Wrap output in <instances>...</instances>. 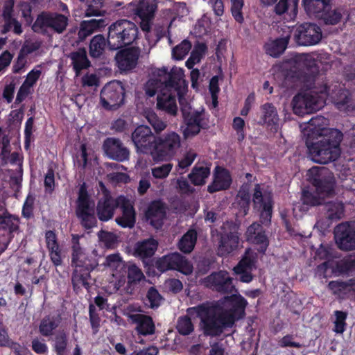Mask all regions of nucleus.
<instances>
[{
  "label": "nucleus",
  "instance_id": "7ed1b4c3",
  "mask_svg": "<svg viewBox=\"0 0 355 355\" xmlns=\"http://www.w3.org/2000/svg\"><path fill=\"white\" fill-rule=\"evenodd\" d=\"M80 238L78 234H73L71 238V263L75 267L71 282L74 289L80 286L89 288L90 273L98 265L96 254L87 252L80 245Z\"/></svg>",
  "mask_w": 355,
  "mask_h": 355
},
{
  "label": "nucleus",
  "instance_id": "ddd939ff",
  "mask_svg": "<svg viewBox=\"0 0 355 355\" xmlns=\"http://www.w3.org/2000/svg\"><path fill=\"white\" fill-rule=\"evenodd\" d=\"M156 268L164 272L168 270H177L185 275L193 272V264L179 252H173L159 258L155 263Z\"/></svg>",
  "mask_w": 355,
  "mask_h": 355
},
{
  "label": "nucleus",
  "instance_id": "f3484780",
  "mask_svg": "<svg viewBox=\"0 0 355 355\" xmlns=\"http://www.w3.org/2000/svg\"><path fill=\"white\" fill-rule=\"evenodd\" d=\"M322 31L315 24L304 23L298 26L294 33V40L298 45H315L321 40Z\"/></svg>",
  "mask_w": 355,
  "mask_h": 355
},
{
  "label": "nucleus",
  "instance_id": "4c0bfd02",
  "mask_svg": "<svg viewBox=\"0 0 355 355\" xmlns=\"http://www.w3.org/2000/svg\"><path fill=\"white\" fill-rule=\"evenodd\" d=\"M69 336L64 331H59L52 340V349L56 355H66L68 350Z\"/></svg>",
  "mask_w": 355,
  "mask_h": 355
},
{
  "label": "nucleus",
  "instance_id": "37998d69",
  "mask_svg": "<svg viewBox=\"0 0 355 355\" xmlns=\"http://www.w3.org/2000/svg\"><path fill=\"white\" fill-rule=\"evenodd\" d=\"M106 45H107V40L103 35H96L90 41L89 44V55L92 58H100L104 53Z\"/></svg>",
  "mask_w": 355,
  "mask_h": 355
},
{
  "label": "nucleus",
  "instance_id": "2f4dec72",
  "mask_svg": "<svg viewBox=\"0 0 355 355\" xmlns=\"http://www.w3.org/2000/svg\"><path fill=\"white\" fill-rule=\"evenodd\" d=\"M291 31L287 28L286 34L266 45V53L272 57L277 58L286 50L291 37Z\"/></svg>",
  "mask_w": 355,
  "mask_h": 355
},
{
  "label": "nucleus",
  "instance_id": "774afa93",
  "mask_svg": "<svg viewBox=\"0 0 355 355\" xmlns=\"http://www.w3.org/2000/svg\"><path fill=\"white\" fill-rule=\"evenodd\" d=\"M172 168V164H166L152 170L153 175L156 178H164L168 176Z\"/></svg>",
  "mask_w": 355,
  "mask_h": 355
},
{
  "label": "nucleus",
  "instance_id": "8fccbe9b",
  "mask_svg": "<svg viewBox=\"0 0 355 355\" xmlns=\"http://www.w3.org/2000/svg\"><path fill=\"white\" fill-rule=\"evenodd\" d=\"M176 329L182 336H188L193 332L194 325L190 317L187 315L179 317L176 324Z\"/></svg>",
  "mask_w": 355,
  "mask_h": 355
},
{
  "label": "nucleus",
  "instance_id": "b1692460",
  "mask_svg": "<svg viewBox=\"0 0 355 355\" xmlns=\"http://www.w3.org/2000/svg\"><path fill=\"white\" fill-rule=\"evenodd\" d=\"M121 201L119 206L121 209V216L116 218V223L123 228H132L136 223L135 209L125 197L121 196Z\"/></svg>",
  "mask_w": 355,
  "mask_h": 355
},
{
  "label": "nucleus",
  "instance_id": "5fc2aeb1",
  "mask_svg": "<svg viewBox=\"0 0 355 355\" xmlns=\"http://www.w3.org/2000/svg\"><path fill=\"white\" fill-rule=\"evenodd\" d=\"M89 319L92 329V334H96L101 327V318L96 311L95 306L90 304L89 306Z\"/></svg>",
  "mask_w": 355,
  "mask_h": 355
},
{
  "label": "nucleus",
  "instance_id": "3c124183",
  "mask_svg": "<svg viewBox=\"0 0 355 355\" xmlns=\"http://www.w3.org/2000/svg\"><path fill=\"white\" fill-rule=\"evenodd\" d=\"M102 264L105 267L111 268L113 271H116L118 269H123L126 266L119 253L107 255Z\"/></svg>",
  "mask_w": 355,
  "mask_h": 355
},
{
  "label": "nucleus",
  "instance_id": "a878e982",
  "mask_svg": "<svg viewBox=\"0 0 355 355\" xmlns=\"http://www.w3.org/2000/svg\"><path fill=\"white\" fill-rule=\"evenodd\" d=\"M45 242L49 252L51 261L55 266H60L62 263V250L59 245L55 232L47 230L45 232Z\"/></svg>",
  "mask_w": 355,
  "mask_h": 355
},
{
  "label": "nucleus",
  "instance_id": "473e14b6",
  "mask_svg": "<svg viewBox=\"0 0 355 355\" xmlns=\"http://www.w3.org/2000/svg\"><path fill=\"white\" fill-rule=\"evenodd\" d=\"M157 246L158 242L153 238L139 241L135 244L134 254L141 259L150 258L154 255Z\"/></svg>",
  "mask_w": 355,
  "mask_h": 355
},
{
  "label": "nucleus",
  "instance_id": "aec40b11",
  "mask_svg": "<svg viewBox=\"0 0 355 355\" xmlns=\"http://www.w3.org/2000/svg\"><path fill=\"white\" fill-rule=\"evenodd\" d=\"M134 330L139 337H148L155 334L156 326L153 318L147 314L132 313L128 315Z\"/></svg>",
  "mask_w": 355,
  "mask_h": 355
},
{
  "label": "nucleus",
  "instance_id": "6ab92c4d",
  "mask_svg": "<svg viewBox=\"0 0 355 355\" xmlns=\"http://www.w3.org/2000/svg\"><path fill=\"white\" fill-rule=\"evenodd\" d=\"M166 206L162 200L150 202L145 213L146 221L156 230L161 229L166 218Z\"/></svg>",
  "mask_w": 355,
  "mask_h": 355
},
{
  "label": "nucleus",
  "instance_id": "5701e85b",
  "mask_svg": "<svg viewBox=\"0 0 355 355\" xmlns=\"http://www.w3.org/2000/svg\"><path fill=\"white\" fill-rule=\"evenodd\" d=\"M180 146V136L175 133L171 132L166 135L164 138H159L155 144L154 150L157 153V155H166L174 154Z\"/></svg>",
  "mask_w": 355,
  "mask_h": 355
},
{
  "label": "nucleus",
  "instance_id": "de8ad7c7",
  "mask_svg": "<svg viewBox=\"0 0 355 355\" xmlns=\"http://www.w3.org/2000/svg\"><path fill=\"white\" fill-rule=\"evenodd\" d=\"M81 1L86 6L85 11L86 17L101 16L105 12L102 10L105 0H81Z\"/></svg>",
  "mask_w": 355,
  "mask_h": 355
},
{
  "label": "nucleus",
  "instance_id": "423d86ee",
  "mask_svg": "<svg viewBox=\"0 0 355 355\" xmlns=\"http://www.w3.org/2000/svg\"><path fill=\"white\" fill-rule=\"evenodd\" d=\"M179 103L184 119L182 133L184 138L192 137L198 135L201 129L208 127V120L204 108L193 109L188 100L180 96Z\"/></svg>",
  "mask_w": 355,
  "mask_h": 355
},
{
  "label": "nucleus",
  "instance_id": "09e8293b",
  "mask_svg": "<svg viewBox=\"0 0 355 355\" xmlns=\"http://www.w3.org/2000/svg\"><path fill=\"white\" fill-rule=\"evenodd\" d=\"M329 219L337 220L342 218L344 213V205L340 202H329L325 205Z\"/></svg>",
  "mask_w": 355,
  "mask_h": 355
},
{
  "label": "nucleus",
  "instance_id": "bb28decb",
  "mask_svg": "<svg viewBox=\"0 0 355 355\" xmlns=\"http://www.w3.org/2000/svg\"><path fill=\"white\" fill-rule=\"evenodd\" d=\"M231 308L223 309V313L230 315L233 319V324L236 320L241 319L245 315V309L248 305L247 300L241 295H232L228 297Z\"/></svg>",
  "mask_w": 355,
  "mask_h": 355
},
{
  "label": "nucleus",
  "instance_id": "dca6fc26",
  "mask_svg": "<svg viewBox=\"0 0 355 355\" xmlns=\"http://www.w3.org/2000/svg\"><path fill=\"white\" fill-rule=\"evenodd\" d=\"M203 283L212 291L223 294L231 293L235 289L233 279L226 270L213 272L204 279Z\"/></svg>",
  "mask_w": 355,
  "mask_h": 355
},
{
  "label": "nucleus",
  "instance_id": "a19ab883",
  "mask_svg": "<svg viewBox=\"0 0 355 355\" xmlns=\"http://www.w3.org/2000/svg\"><path fill=\"white\" fill-rule=\"evenodd\" d=\"M210 175V168L207 166L196 165L189 175L191 183L196 186H201L205 184V180Z\"/></svg>",
  "mask_w": 355,
  "mask_h": 355
},
{
  "label": "nucleus",
  "instance_id": "58836bf2",
  "mask_svg": "<svg viewBox=\"0 0 355 355\" xmlns=\"http://www.w3.org/2000/svg\"><path fill=\"white\" fill-rule=\"evenodd\" d=\"M197 232L194 229H189L180 239L178 249L184 253L189 254L193 251L197 241Z\"/></svg>",
  "mask_w": 355,
  "mask_h": 355
},
{
  "label": "nucleus",
  "instance_id": "a211bd4d",
  "mask_svg": "<svg viewBox=\"0 0 355 355\" xmlns=\"http://www.w3.org/2000/svg\"><path fill=\"white\" fill-rule=\"evenodd\" d=\"M132 140L137 149V153H153L156 139L149 127H137L132 134Z\"/></svg>",
  "mask_w": 355,
  "mask_h": 355
},
{
  "label": "nucleus",
  "instance_id": "338daca9",
  "mask_svg": "<svg viewBox=\"0 0 355 355\" xmlns=\"http://www.w3.org/2000/svg\"><path fill=\"white\" fill-rule=\"evenodd\" d=\"M98 236L108 247L114 245L118 241V236L113 232L101 231Z\"/></svg>",
  "mask_w": 355,
  "mask_h": 355
},
{
  "label": "nucleus",
  "instance_id": "4468645a",
  "mask_svg": "<svg viewBox=\"0 0 355 355\" xmlns=\"http://www.w3.org/2000/svg\"><path fill=\"white\" fill-rule=\"evenodd\" d=\"M124 89L119 81L106 84L101 92V102L106 110H116L123 102Z\"/></svg>",
  "mask_w": 355,
  "mask_h": 355
},
{
  "label": "nucleus",
  "instance_id": "9b49d317",
  "mask_svg": "<svg viewBox=\"0 0 355 355\" xmlns=\"http://www.w3.org/2000/svg\"><path fill=\"white\" fill-rule=\"evenodd\" d=\"M76 216L80 224L86 230L97 226V216L95 214L94 205H92L85 184H83L78 191L75 210Z\"/></svg>",
  "mask_w": 355,
  "mask_h": 355
},
{
  "label": "nucleus",
  "instance_id": "2eb2a0df",
  "mask_svg": "<svg viewBox=\"0 0 355 355\" xmlns=\"http://www.w3.org/2000/svg\"><path fill=\"white\" fill-rule=\"evenodd\" d=\"M334 239L340 250L347 252L355 250V221L344 222L336 225Z\"/></svg>",
  "mask_w": 355,
  "mask_h": 355
},
{
  "label": "nucleus",
  "instance_id": "680f3d73",
  "mask_svg": "<svg viewBox=\"0 0 355 355\" xmlns=\"http://www.w3.org/2000/svg\"><path fill=\"white\" fill-rule=\"evenodd\" d=\"M302 200L304 205L314 207L322 205L323 199L309 191H304L302 195Z\"/></svg>",
  "mask_w": 355,
  "mask_h": 355
},
{
  "label": "nucleus",
  "instance_id": "6e6d98bb",
  "mask_svg": "<svg viewBox=\"0 0 355 355\" xmlns=\"http://www.w3.org/2000/svg\"><path fill=\"white\" fill-rule=\"evenodd\" d=\"M191 49V44L187 40L173 49V56L176 60H182L188 54Z\"/></svg>",
  "mask_w": 355,
  "mask_h": 355
},
{
  "label": "nucleus",
  "instance_id": "49530a36",
  "mask_svg": "<svg viewBox=\"0 0 355 355\" xmlns=\"http://www.w3.org/2000/svg\"><path fill=\"white\" fill-rule=\"evenodd\" d=\"M346 12L343 8L331 10L330 6V9L323 12L322 16L319 18L322 19L326 24L335 25L340 21L343 15H346Z\"/></svg>",
  "mask_w": 355,
  "mask_h": 355
},
{
  "label": "nucleus",
  "instance_id": "f03ea898",
  "mask_svg": "<svg viewBox=\"0 0 355 355\" xmlns=\"http://www.w3.org/2000/svg\"><path fill=\"white\" fill-rule=\"evenodd\" d=\"M253 207L260 214L261 224L253 223L246 231L247 240L254 244L259 245V252L265 253L268 245L269 240L262 225L270 224L272 208L273 195L272 191L263 190L260 184H256L252 194Z\"/></svg>",
  "mask_w": 355,
  "mask_h": 355
},
{
  "label": "nucleus",
  "instance_id": "6e6552de",
  "mask_svg": "<svg viewBox=\"0 0 355 355\" xmlns=\"http://www.w3.org/2000/svg\"><path fill=\"white\" fill-rule=\"evenodd\" d=\"M70 21V14L58 12H42L32 26L34 32L46 35L49 31L57 34L64 33Z\"/></svg>",
  "mask_w": 355,
  "mask_h": 355
},
{
  "label": "nucleus",
  "instance_id": "4be33fe9",
  "mask_svg": "<svg viewBox=\"0 0 355 355\" xmlns=\"http://www.w3.org/2000/svg\"><path fill=\"white\" fill-rule=\"evenodd\" d=\"M140 55L138 47H130L119 51L116 55V61L118 67L122 71L132 69L137 64Z\"/></svg>",
  "mask_w": 355,
  "mask_h": 355
},
{
  "label": "nucleus",
  "instance_id": "9d476101",
  "mask_svg": "<svg viewBox=\"0 0 355 355\" xmlns=\"http://www.w3.org/2000/svg\"><path fill=\"white\" fill-rule=\"evenodd\" d=\"M307 175L309 182L318 195L323 197L335 196L336 181L333 173L329 169L325 167L313 166L309 170Z\"/></svg>",
  "mask_w": 355,
  "mask_h": 355
},
{
  "label": "nucleus",
  "instance_id": "4d7b16f0",
  "mask_svg": "<svg viewBox=\"0 0 355 355\" xmlns=\"http://www.w3.org/2000/svg\"><path fill=\"white\" fill-rule=\"evenodd\" d=\"M146 117L157 133L163 131L167 126L166 122L160 119L157 114L153 112H148Z\"/></svg>",
  "mask_w": 355,
  "mask_h": 355
},
{
  "label": "nucleus",
  "instance_id": "13d9d810",
  "mask_svg": "<svg viewBox=\"0 0 355 355\" xmlns=\"http://www.w3.org/2000/svg\"><path fill=\"white\" fill-rule=\"evenodd\" d=\"M238 204L241 209L243 210L245 214H247L250 205L251 196L248 191L242 189L239 191L237 195Z\"/></svg>",
  "mask_w": 355,
  "mask_h": 355
},
{
  "label": "nucleus",
  "instance_id": "f704fd0d",
  "mask_svg": "<svg viewBox=\"0 0 355 355\" xmlns=\"http://www.w3.org/2000/svg\"><path fill=\"white\" fill-rule=\"evenodd\" d=\"M103 148L106 155H128L130 153L123 142L117 138H107L103 141Z\"/></svg>",
  "mask_w": 355,
  "mask_h": 355
},
{
  "label": "nucleus",
  "instance_id": "bf43d9fd",
  "mask_svg": "<svg viewBox=\"0 0 355 355\" xmlns=\"http://www.w3.org/2000/svg\"><path fill=\"white\" fill-rule=\"evenodd\" d=\"M214 260L211 258L203 257L197 263L196 270L199 275L207 274L213 267Z\"/></svg>",
  "mask_w": 355,
  "mask_h": 355
},
{
  "label": "nucleus",
  "instance_id": "20e7f679",
  "mask_svg": "<svg viewBox=\"0 0 355 355\" xmlns=\"http://www.w3.org/2000/svg\"><path fill=\"white\" fill-rule=\"evenodd\" d=\"M192 309L200 319V327L205 336H219L225 329L233 326V319L225 315L223 309L218 304L202 303Z\"/></svg>",
  "mask_w": 355,
  "mask_h": 355
},
{
  "label": "nucleus",
  "instance_id": "e2e57ef3",
  "mask_svg": "<svg viewBox=\"0 0 355 355\" xmlns=\"http://www.w3.org/2000/svg\"><path fill=\"white\" fill-rule=\"evenodd\" d=\"M308 158H310L311 161L315 163L321 164H326L329 163H333L334 166L336 167V169L337 171H342L343 167L344 166L342 165L341 166H337V164L340 161V158L342 157H307Z\"/></svg>",
  "mask_w": 355,
  "mask_h": 355
},
{
  "label": "nucleus",
  "instance_id": "0eeeda50",
  "mask_svg": "<svg viewBox=\"0 0 355 355\" xmlns=\"http://www.w3.org/2000/svg\"><path fill=\"white\" fill-rule=\"evenodd\" d=\"M318 139H306V145L311 155H340V142L343 139L342 132L331 129L318 137Z\"/></svg>",
  "mask_w": 355,
  "mask_h": 355
},
{
  "label": "nucleus",
  "instance_id": "69168bd1",
  "mask_svg": "<svg viewBox=\"0 0 355 355\" xmlns=\"http://www.w3.org/2000/svg\"><path fill=\"white\" fill-rule=\"evenodd\" d=\"M340 272L348 273L355 270V256H350L343 259L338 266Z\"/></svg>",
  "mask_w": 355,
  "mask_h": 355
},
{
  "label": "nucleus",
  "instance_id": "1a4fd4ad",
  "mask_svg": "<svg viewBox=\"0 0 355 355\" xmlns=\"http://www.w3.org/2000/svg\"><path fill=\"white\" fill-rule=\"evenodd\" d=\"M306 96L311 98L309 101L308 105H311L309 110V114L317 112L322 108L325 104V96H330L334 100L336 107L340 110H349L350 98L349 96V92L345 89H340L338 94L334 95V90L331 89L330 87L324 86V90L320 91V95L316 92L311 91L305 92Z\"/></svg>",
  "mask_w": 355,
  "mask_h": 355
},
{
  "label": "nucleus",
  "instance_id": "412c9836",
  "mask_svg": "<svg viewBox=\"0 0 355 355\" xmlns=\"http://www.w3.org/2000/svg\"><path fill=\"white\" fill-rule=\"evenodd\" d=\"M121 196L115 199L110 195H105L98 200L96 208L97 218L100 221L107 222L114 216L115 210L120 205Z\"/></svg>",
  "mask_w": 355,
  "mask_h": 355
},
{
  "label": "nucleus",
  "instance_id": "c9c22d12",
  "mask_svg": "<svg viewBox=\"0 0 355 355\" xmlns=\"http://www.w3.org/2000/svg\"><path fill=\"white\" fill-rule=\"evenodd\" d=\"M69 58L71 60L73 69L76 76H78L82 70L90 67V62L88 60L87 51L84 48H80L76 51L71 52Z\"/></svg>",
  "mask_w": 355,
  "mask_h": 355
},
{
  "label": "nucleus",
  "instance_id": "39448f33",
  "mask_svg": "<svg viewBox=\"0 0 355 355\" xmlns=\"http://www.w3.org/2000/svg\"><path fill=\"white\" fill-rule=\"evenodd\" d=\"M138 34L139 28L135 23L128 19L117 20L108 28L107 46L115 51L131 45L138 39Z\"/></svg>",
  "mask_w": 355,
  "mask_h": 355
},
{
  "label": "nucleus",
  "instance_id": "c756f323",
  "mask_svg": "<svg viewBox=\"0 0 355 355\" xmlns=\"http://www.w3.org/2000/svg\"><path fill=\"white\" fill-rule=\"evenodd\" d=\"M232 184L230 172L224 168L217 171L213 182L207 186V191L214 193L217 191L228 189Z\"/></svg>",
  "mask_w": 355,
  "mask_h": 355
},
{
  "label": "nucleus",
  "instance_id": "0e129e2a",
  "mask_svg": "<svg viewBox=\"0 0 355 355\" xmlns=\"http://www.w3.org/2000/svg\"><path fill=\"white\" fill-rule=\"evenodd\" d=\"M349 285L343 281H331L328 284V288L332 291L334 295H340L345 293L349 289Z\"/></svg>",
  "mask_w": 355,
  "mask_h": 355
},
{
  "label": "nucleus",
  "instance_id": "79ce46f5",
  "mask_svg": "<svg viewBox=\"0 0 355 355\" xmlns=\"http://www.w3.org/2000/svg\"><path fill=\"white\" fill-rule=\"evenodd\" d=\"M311 98L306 96V93H300L295 95L292 101L293 112L297 115H304L309 114L311 105H308Z\"/></svg>",
  "mask_w": 355,
  "mask_h": 355
},
{
  "label": "nucleus",
  "instance_id": "c03bdc74",
  "mask_svg": "<svg viewBox=\"0 0 355 355\" xmlns=\"http://www.w3.org/2000/svg\"><path fill=\"white\" fill-rule=\"evenodd\" d=\"M262 111L261 124L268 125H277L279 122V117L275 107L270 103H266L261 107Z\"/></svg>",
  "mask_w": 355,
  "mask_h": 355
},
{
  "label": "nucleus",
  "instance_id": "f257e3e1",
  "mask_svg": "<svg viewBox=\"0 0 355 355\" xmlns=\"http://www.w3.org/2000/svg\"><path fill=\"white\" fill-rule=\"evenodd\" d=\"M184 72L181 68L173 67L170 71L165 68L153 71L144 85L146 96L152 97L157 92V108L171 116H176L178 105L175 94L181 96L179 89L183 83Z\"/></svg>",
  "mask_w": 355,
  "mask_h": 355
},
{
  "label": "nucleus",
  "instance_id": "a18cd8bd",
  "mask_svg": "<svg viewBox=\"0 0 355 355\" xmlns=\"http://www.w3.org/2000/svg\"><path fill=\"white\" fill-rule=\"evenodd\" d=\"M18 222L17 217L8 212L0 214V230H8L9 233L12 234L18 230Z\"/></svg>",
  "mask_w": 355,
  "mask_h": 355
},
{
  "label": "nucleus",
  "instance_id": "603ef678",
  "mask_svg": "<svg viewBox=\"0 0 355 355\" xmlns=\"http://www.w3.org/2000/svg\"><path fill=\"white\" fill-rule=\"evenodd\" d=\"M162 300V295L153 286L150 287L147 292L146 300L151 309H156L160 306Z\"/></svg>",
  "mask_w": 355,
  "mask_h": 355
},
{
  "label": "nucleus",
  "instance_id": "ea45409f",
  "mask_svg": "<svg viewBox=\"0 0 355 355\" xmlns=\"http://www.w3.org/2000/svg\"><path fill=\"white\" fill-rule=\"evenodd\" d=\"M60 323V318L59 315L58 317L47 315L41 320L39 325V332L44 337L51 336L53 334V331L58 327Z\"/></svg>",
  "mask_w": 355,
  "mask_h": 355
},
{
  "label": "nucleus",
  "instance_id": "cd10ccee",
  "mask_svg": "<svg viewBox=\"0 0 355 355\" xmlns=\"http://www.w3.org/2000/svg\"><path fill=\"white\" fill-rule=\"evenodd\" d=\"M327 119L322 116H317L312 118L308 123L307 127L304 130V136L306 139H318V136L326 133Z\"/></svg>",
  "mask_w": 355,
  "mask_h": 355
},
{
  "label": "nucleus",
  "instance_id": "c85d7f7f",
  "mask_svg": "<svg viewBox=\"0 0 355 355\" xmlns=\"http://www.w3.org/2000/svg\"><path fill=\"white\" fill-rule=\"evenodd\" d=\"M239 243V237L237 234L229 232L222 234L218 248V254L220 257H225L236 250Z\"/></svg>",
  "mask_w": 355,
  "mask_h": 355
},
{
  "label": "nucleus",
  "instance_id": "f8f14e48",
  "mask_svg": "<svg viewBox=\"0 0 355 355\" xmlns=\"http://www.w3.org/2000/svg\"><path fill=\"white\" fill-rule=\"evenodd\" d=\"M130 5L132 6L135 18L139 23L141 30L149 32L157 8L156 0H135Z\"/></svg>",
  "mask_w": 355,
  "mask_h": 355
},
{
  "label": "nucleus",
  "instance_id": "393cba45",
  "mask_svg": "<svg viewBox=\"0 0 355 355\" xmlns=\"http://www.w3.org/2000/svg\"><path fill=\"white\" fill-rule=\"evenodd\" d=\"M3 160L8 162L14 168H10L9 172L10 184L13 189H19L21 185L23 176V158L24 157H2Z\"/></svg>",
  "mask_w": 355,
  "mask_h": 355
},
{
  "label": "nucleus",
  "instance_id": "72a5a7b5",
  "mask_svg": "<svg viewBox=\"0 0 355 355\" xmlns=\"http://www.w3.org/2000/svg\"><path fill=\"white\" fill-rule=\"evenodd\" d=\"M303 6L309 15L319 18L330 9V0H303Z\"/></svg>",
  "mask_w": 355,
  "mask_h": 355
},
{
  "label": "nucleus",
  "instance_id": "864d4df0",
  "mask_svg": "<svg viewBox=\"0 0 355 355\" xmlns=\"http://www.w3.org/2000/svg\"><path fill=\"white\" fill-rule=\"evenodd\" d=\"M334 315L336 320L334 321V331L337 334H343L346 329L347 313L343 311H335Z\"/></svg>",
  "mask_w": 355,
  "mask_h": 355
},
{
  "label": "nucleus",
  "instance_id": "7c9ffc66",
  "mask_svg": "<svg viewBox=\"0 0 355 355\" xmlns=\"http://www.w3.org/2000/svg\"><path fill=\"white\" fill-rule=\"evenodd\" d=\"M106 25L107 23L104 19H93L83 21L78 33V39L83 41L94 33L101 31Z\"/></svg>",
  "mask_w": 355,
  "mask_h": 355
},
{
  "label": "nucleus",
  "instance_id": "052dcab7",
  "mask_svg": "<svg viewBox=\"0 0 355 355\" xmlns=\"http://www.w3.org/2000/svg\"><path fill=\"white\" fill-rule=\"evenodd\" d=\"M254 261L250 257L245 255L234 268V272H241L243 270H252Z\"/></svg>",
  "mask_w": 355,
  "mask_h": 355
},
{
  "label": "nucleus",
  "instance_id": "e433bc0d",
  "mask_svg": "<svg viewBox=\"0 0 355 355\" xmlns=\"http://www.w3.org/2000/svg\"><path fill=\"white\" fill-rule=\"evenodd\" d=\"M127 291L132 293L135 287L145 279V276L135 263H129L127 265Z\"/></svg>",
  "mask_w": 355,
  "mask_h": 355
}]
</instances>
